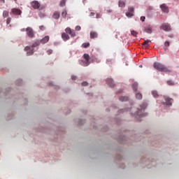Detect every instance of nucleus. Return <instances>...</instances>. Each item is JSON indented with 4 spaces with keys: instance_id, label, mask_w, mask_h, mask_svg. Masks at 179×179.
<instances>
[{
    "instance_id": "ddd939ff",
    "label": "nucleus",
    "mask_w": 179,
    "mask_h": 179,
    "mask_svg": "<svg viewBox=\"0 0 179 179\" xmlns=\"http://www.w3.org/2000/svg\"><path fill=\"white\" fill-rule=\"evenodd\" d=\"M165 103L166 104V106H171V104H173V99H170L169 97H165Z\"/></svg>"
},
{
    "instance_id": "a878e982",
    "label": "nucleus",
    "mask_w": 179,
    "mask_h": 179,
    "mask_svg": "<svg viewBox=\"0 0 179 179\" xmlns=\"http://www.w3.org/2000/svg\"><path fill=\"white\" fill-rule=\"evenodd\" d=\"M133 90H134V92H136V90H138V84H133Z\"/></svg>"
},
{
    "instance_id": "b1692460",
    "label": "nucleus",
    "mask_w": 179,
    "mask_h": 179,
    "mask_svg": "<svg viewBox=\"0 0 179 179\" xmlns=\"http://www.w3.org/2000/svg\"><path fill=\"white\" fill-rule=\"evenodd\" d=\"M83 47L84 48H87V47H90V43H83Z\"/></svg>"
},
{
    "instance_id": "cd10ccee",
    "label": "nucleus",
    "mask_w": 179,
    "mask_h": 179,
    "mask_svg": "<svg viewBox=\"0 0 179 179\" xmlns=\"http://www.w3.org/2000/svg\"><path fill=\"white\" fill-rule=\"evenodd\" d=\"M33 54H34V50H33V49L27 52V55H33Z\"/></svg>"
},
{
    "instance_id": "e433bc0d",
    "label": "nucleus",
    "mask_w": 179,
    "mask_h": 179,
    "mask_svg": "<svg viewBox=\"0 0 179 179\" xmlns=\"http://www.w3.org/2000/svg\"><path fill=\"white\" fill-rule=\"evenodd\" d=\"M48 55H51V54H52V50L51 49H49L48 51H47Z\"/></svg>"
},
{
    "instance_id": "6ab92c4d",
    "label": "nucleus",
    "mask_w": 179,
    "mask_h": 179,
    "mask_svg": "<svg viewBox=\"0 0 179 179\" xmlns=\"http://www.w3.org/2000/svg\"><path fill=\"white\" fill-rule=\"evenodd\" d=\"M59 12H55L53 13L52 17L53 19H59Z\"/></svg>"
},
{
    "instance_id": "393cba45",
    "label": "nucleus",
    "mask_w": 179,
    "mask_h": 179,
    "mask_svg": "<svg viewBox=\"0 0 179 179\" xmlns=\"http://www.w3.org/2000/svg\"><path fill=\"white\" fill-rule=\"evenodd\" d=\"M126 16H127V17H132V16H134V14H132V13H129V11H127L126 13Z\"/></svg>"
},
{
    "instance_id": "9d476101",
    "label": "nucleus",
    "mask_w": 179,
    "mask_h": 179,
    "mask_svg": "<svg viewBox=\"0 0 179 179\" xmlns=\"http://www.w3.org/2000/svg\"><path fill=\"white\" fill-rule=\"evenodd\" d=\"M160 8L162 12H164L165 13H169V8L166 6V4H162L160 6Z\"/></svg>"
},
{
    "instance_id": "a19ab883",
    "label": "nucleus",
    "mask_w": 179,
    "mask_h": 179,
    "mask_svg": "<svg viewBox=\"0 0 179 179\" xmlns=\"http://www.w3.org/2000/svg\"><path fill=\"white\" fill-rule=\"evenodd\" d=\"M106 11L108 12V13H111V12H113V10L108 9Z\"/></svg>"
},
{
    "instance_id": "72a5a7b5",
    "label": "nucleus",
    "mask_w": 179,
    "mask_h": 179,
    "mask_svg": "<svg viewBox=\"0 0 179 179\" xmlns=\"http://www.w3.org/2000/svg\"><path fill=\"white\" fill-rule=\"evenodd\" d=\"M164 45H165V47H170V42L166 41V42L164 43Z\"/></svg>"
},
{
    "instance_id": "7c9ffc66",
    "label": "nucleus",
    "mask_w": 179,
    "mask_h": 179,
    "mask_svg": "<svg viewBox=\"0 0 179 179\" xmlns=\"http://www.w3.org/2000/svg\"><path fill=\"white\" fill-rule=\"evenodd\" d=\"M167 85H169V86H173L174 85V82H173L172 80H168Z\"/></svg>"
},
{
    "instance_id": "f8f14e48",
    "label": "nucleus",
    "mask_w": 179,
    "mask_h": 179,
    "mask_svg": "<svg viewBox=\"0 0 179 179\" xmlns=\"http://www.w3.org/2000/svg\"><path fill=\"white\" fill-rule=\"evenodd\" d=\"M106 83H108V86H110V87H114V86H115L114 80H113V79H111V78H108L106 80Z\"/></svg>"
},
{
    "instance_id": "58836bf2",
    "label": "nucleus",
    "mask_w": 179,
    "mask_h": 179,
    "mask_svg": "<svg viewBox=\"0 0 179 179\" xmlns=\"http://www.w3.org/2000/svg\"><path fill=\"white\" fill-rule=\"evenodd\" d=\"M145 19H146V17L145 16L141 17V22H145Z\"/></svg>"
},
{
    "instance_id": "79ce46f5",
    "label": "nucleus",
    "mask_w": 179,
    "mask_h": 179,
    "mask_svg": "<svg viewBox=\"0 0 179 179\" xmlns=\"http://www.w3.org/2000/svg\"><path fill=\"white\" fill-rule=\"evenodd\" d=\"M111 63V60L110 59H108L106 62V64H110Z\"/></svg>"
},
{
    "instance_id": "8fccbe9b",
    "label": "nucleus",
    "mask_w": 179,
    "mask_h": 179,
    "mask_svg": "<svg viewBox=\"0 0 179 179\" xmlns=\"http://www.w3.org/2000/svg\"><path fill=\"white\" fill-rule=\"evenodd\" d=\"M14 1H17V0H14Z\"/></svg>"
},
{
    "instance_id": "c9c22d12",
    "label": "nucleus",
    "mask_w": 179,
    "mask_h": 179,
    "mask_svg": "<svg viewBox=\"0 0 179 179\" xmlns=\"http://www.w3.org/2000/svg\"><path fill=\"white\" fill-rule=\"evenodd\" d=\"M81 85H82V86H87L89 85V83H87V82H86V81H84L82 83Z\"/></svg>"
},
{
    "instance_id": "a211bd4d",
    "label": "nucleus",
    "mask_w": 179,
    "mask_h": 179,
    "mask_svg": "<svg viewBox=\"0 0 179 179\" xmlns=\"http://www.w3.org/2000/svg\"><path fill=\"white\" fill-rule=\"evenodd\" d=\"M152 94L153 97H155V99H157V97H159V93L156 90H152Z\"/></svg>"
},
{
    "instance_id": "412c9836",
    "label": "nucleus",
    "mask_w": 179,
    "mask_h": 179,
    "mask_svg": "<svg viewBox=\"0 0 179 179\" xmlns=\"http://www.w3.org/2000/svg\"><path fill=\"white\" fill-rule=\"evenodd\" d=\"M8 16H9V11L8 10L3 11V17L5 18V17H8Z\"/></svg>"
},
{
    "instance_id": "473e14b6",
    "label": "nucleus",
    "mask_w": 179,
    "mask_h": 179,
    "mask_svg": "<svg viewBox=\"0 0 179 179\" xmlns=\"http://www.w3.org/2000/svg\"><path fill=\"white\" fill-rule=\"evenodd\" d=\"M10 20H12V19L10 17H8L6 20V24H9L10 23Z\"/></svg>"
},
{
    "instance_id": "f3484780",
    "label": "nucleus",
    "mask_w": 179,
    "mask_h": 179,
    "mask_svg": "<svg viewBox=\"0 0 179 179\" xmlns=\"http://www.w3.org/2000/svg\"><path fill=\"white\" fill-rule=\"evenodd\" d=\"M149 43H150V40L148 39L143 43V45H144L145 48H148V47H149Z\"/></svg>"
},
{
    "instance_id": "bb28decb",
    "label": "nucleus",
    "mask_w": 179,
    "mask_h": 179,
    "mask_svg": "<svg viewBox=\"0 0 179 179\" xmlns=\"http://www.w3.org/2000/svg\"><path fill=\"white\" fill-rule=\"evenodd\" d=\"M134 7H129L128 12H129L130 13L134 14Z\"/></svg>"
},
{
    "instance_id": "2eb2a0df",
    "label": "nucleus",
    "mask_w": 179,
    "mask_h": 179,
    "mask_svg": "<svg viewBox=\"0 0 179 179\" xmlns=\"http://www.w3.org/2000/svg\"><path fill=\"white\" fill-rule=\"evenodd\" d=\"M97 32L96 31H91L90 32V38H97Z\"/></svg>"
},
{
    "instance_id": "49530a36",
    "label": "nucleus",
    "mask_w": 179,
    "mask_h": 179,
    "mask_svg": "<svg viewBox=\"0 0 179 179\" xmlns=\"http://www.w3.org/2000/svg\"><path fill=\"white\" fill-rule=\"evenodd\" d=\"M1 3H5V0H0Z\"/></svg>"
},
{
    "instance_id": "c03bdc74",
    "label": "nucleus",
    "mask_w": 179,
    "mask_h": 179,
    "mask_svg": "<svg viewBox=\"0 0 179 179\" xmlns=\"http://www.w3.org/2000/svg\"><path fill=\"white\" fill-rule=\"evenodd\" d=\"M99 17H100V14L97 13L96 14V19H99Z\"/></svg>"
},
{
    "instance_id": "de8ad7c7",
    "label": "nucleus",
    "mask_w": 179,
    "mask_h": 179,
    "mask_svg": "<svg viewBox=\"0 0 179 179\" xmlns=\"http://www.w3.org/2000/svg\"><path fill=\"white\" fill-rule=\"evenodd\" d=\"M162 104H164V102H162Z\"/></svg>"
},
{
    "instance_id": "20e7f679",
    "label": "nucleus",
    "mask_w": 179,
    "mask_h": 179,
    "mask_svg": "<svg viewBox=\"0 0 179 179\" xmlns=\"http://www.w3.org/2000/svg\"><path fill=\"white\" fill-rule=\"evenodd\" d=\"M40 45V41H37L36 42L34 43L31 46H26L24 48L25 51H29V50H31V48H34Z\"/></svg>"
},
{
    "instance_id": "2f4dec72",
    "label": "nucleus",
    "mask_w": 179,
    "mask_h": 179,
    "mask_svg": "<svg viewBox=\"0 0 179 179\" xmlns=\"http://www.w3.org/2000/svg\"><path fill=\"white\" fill-rule=\"evenodd\" d=\"M66 15H67L66 10H64V11L62 13V17H66Z\"/></svg>"
},
{
    "instance_id": "423d86ee",
    "label": "nucleus",
    "mask_w": 179,
    "mask_h": 179,
    "mask_svg": "<svg viewBox=\"0 0 179 179\" xmlns=\"http://www.w3.org/2000/svg\"><path fill=\"white\" fill-rule=\"evenodd\" d=\"M31 6H32L34 9H38V8H40V3L37 1H33L31 2Z\"/></svg>"
},
{
    "instance_id": "7ed1b4c3",
    "label": "nucleus",
    "mask_w": 179,
    "mask_h": 179,
    "mask_svg": "<svg viewBox=\"0 0 179 179\" xmlns=\"http://www.w3.org/2000/svg\"><path fill=\"white\" fill-rule=\"evenodd\" d=\"M26 31L28 37H30V38H33V37H34V31H33V29H31V27H28L26 29Z\"/></svg>"
},
{
    "instance_id": "aec40b11",
    "label": "nucleus",
    "mask_w": 179,
    "mask_h": 179,
    "mask_svg": "<svg viewBox=\"0 0 179 179\" xmlns=\"http://www.w3.org/2000/svg\"><path fill=\"white\" fill-rule=\"evenodd\" d=\"M145 33H148V34H151L152 33V27H147L145 28Z\"/></svg>"
},
{
    "instance_id": "39448f33",
    "label": "nucleus",
    "mask_w": 179,
    "mask_h": 179,
    "mask_svg": "<svg viewBox=\"0 0 179 179\" xmlns=\"http://www.w3.org/2000/svg\"><path fill=\"white\" fill-rule=\"evenodd\" d=\"M148 107V103H143V106H141V109H138V111L134 114V115H138V117H143V115L139 113V111L145 110Z\"/></svg>"
},
{
    "instance_id": "f704fd0d",
    "label": "nucleus",
    "mask_w": 179,
    "mask_h": 179,
    "mask_svg": "<svg viewBox=\"0 0 179 179\" xmlns=\"http://www.w3.org/2000/svg\"><path fill=\"white\" fill-rule=\"evenodd\" d=\"M39 29H40V30H41V31H43V30L45 29V27H44L43 25H41V26L39 27Z\"/></svg>"
},
{
    "instance_id": "c756f323",
    "label": "nucleus",
    "mask_w": 179,
    "mask_h": 179,
    "mask_svg": "<svg viewBox=\"0 0 179 179\" xmlns=\"http://www.w3.org/2000/svg\"><path fill=\"white\" fill-rule=\"evenodd\" d=\"M131 36L136 37V36L138 35V32H136V31H131Z\"/></svg>"
},
{
    "instance_id": "a18cd8bd",
    "label": "nucleus",
    "mask_w": 179,
    "mask_h": 179,
    "mask_svg": "<svg viewBox=\"0 0 179 179\" xmlns=\"http://www.w3.org/2000/svg\"><path fill=\"white\" fill-rule=\"evenodd\" d=\"M94 59H96V62H97L98 64L100 62V59H97V58H95Z\"/></svg>"
},
{
    "instance_id": "c85d7f7f",
    "label": "nucleus",
    "mask_w": 179,
    "mask_h": 179,
    "mask_svg": "<svg viewBox=\"0 0 179 179\" xmlns=\"http://www.w3.org/2000/svg\"><path fill=\"white\" fill-rule=\"evenodd\" d=\"M66 3V0H62L60 1V6H65V3Z\"/></svg>"
},
{
    "instance_id": "dca6fc26",
    "label": "nucleus",
    "mask_w": 179,
    "mask_h": 179,
    "mask_svg": "<svg viewBox=\"0 0 179 179\" xmlns=\"http://www.w3.org/2000/svg\"><path fill=\"white\" fill-rule=\"evenodd\" d=\"M118 5L120 8H125V1L120 0L118 2Z\"/></svg>"
},
{
    "instance_id": "ea45409f",
    "label": "nucleus",
    "mask_w": 179,
    "mask_h": 179,
    "mask_svg": "<svg viewBox=\"0 0 179 179\" xmlns=\"http://www.w3.org/2000/svg\"><path fill=\"white\" fill-rule=\"evenodd\" d=\"M71 79H72V80H76V76H72Z\"/></svg>"
},
{
    "instance_id": "37998d69",
    "label": "nucleus",
    "mask_w": 179,
    "mask_h": 179,
    "mask_svg": "<svg viewBox=\"0 0 179 179\" xmlns=\"http://www.w3.org/2000/svg\"><path fill=\"white\" fill-rule=\"evenodd\" d=\"M95 13H90V16H94Z\"/></svg>"
},
{
    "instance_id": "f03ea898",
    "label": "nucleus",
    "mask_w": 179,
    "mask_h": 179,
    "mask_svg": "<svg viewBox=\"0 0 179 179\" xmlns=\"http://www.w3.org/2000/svg\"><path fill=\"white\" fill-rule=\"evenodd\" d=\"M83 58L85 59V62L83 60H81L80 64L83 66H89V65H90V56L89 55V54L87 53L84 54Z\"/></svg>"
},
{
    "instance_id": "9b49d317",
    "label": "nucleus",
    "mask_w": 179,
    "mask_h": 179,
    "mask_svg": "<svg viewBox=\"0 0 179 179\" xmlns=\"http://www.w3.org/2000/svg\"><path fill=\"white\" fill-rule=\"evenodd\" d=\"M48 41H50V36H46L43 38H42L39 42L42 44H45L46 43H48Z\"/></svg>"
},
{
    "instance_id": "1a4fd4ad",
    "label": "nucleus",
    "mask_w": 179,
    "mask_h": 179,
    "mask_svg": "<svg viewBox=\"0 0 179 179\" xmlns=\"http://www.w3.org/2000/svg\"><path fill=\"white\" fill-rule=\"evenodd\" d=\"M11 12L13 15H22V10L19 8H12Z\"/></svg>"
},
{
    "instance_id": "6e6552de",
    "label": "nucleus",
    "mask_w": 179,
    "mask_h": 179,
    "mask_svg": "<svg viewBox=\"0 0 179 179\" xmlns=\"http://www.w3.org/2000/svg\"><path fill=\"white\" fill-rule=\"evenodd\" d=\"M65 31L66 33H67L68 34H70V36H71V37H75V32L72 31V29L70 27H67L65 29Z\"/></svg>"
},
{
    "instance_id": "4468645a",
    "label": "nucleus",
    "mask_w": 179,
    "mask_h": 179,
    "mask_svg": "<svg viewBox=\"0 0 179 179\" xmlns=\"http://www.w3.org/2000/svg\"><path fill=\"white\" fill-rule=\"evenodd\" d=\"M62 38L64 40V41H66L69 40L70 37L69 35L66 34L65 32L62 34Z\"/></svg>"
},
{
    "instance_id": "0eeeda50",
    "label": "nucleus",
    "mask_w": 179,
    "mask_h": 179,
    "mask_svg": "<svg viewBox=\"0 0 179 179\" xmlns=\"http://www.w3.org/2000/svg\"><path fill=\"white\" fill-rule=\"evenodd\" d=\"M161 28L163 29L164 31H170V30H171V28L169 24H163L161 26Z\"/></svg>"
},
{
    "instance_id": "09e8293b",
    "label": "nucleus",
    "mask_w": 179,
    "mask_h": 179,
    "mask_svg": "<svg viewBox=\"0 0 179 179\" xmlns=\"http://www.w3.org/2000/svg\"><path fill=\"white\" fill-rule=\"evenodd\" d=\"M141 68H142V66H140Z\"/></svg>"
},
{
    "instance_id": "5701e85b",
    "label": "nucleus",
    "mask_w": 179,
    "mask_h": 179,
    "mask_svg": "<svg viewBox=\"0 0 179 179\" xmlns=\"http://www.w3.org/2000/svg\"><path fill=\"white\" fill-rule=\"evenodd\" d=\"M120 101H128V96H120Z\"/></svg>"
},
{
    "instance_id": "4be33fe9",
    "label": "nucleus",
    "mask_w": 179,
    "mask_h": 179,
    "mask_svg": "<svg viewBox=\"0 0 179 179\" xmlns=\"http://www.w3.org/2000/svg\"><path fill=\"white\" fill-rule=\"evenodd\" d=\"M142 94L141 93H137L136 94V99H138V100H142Z\"/></svg>"
},
{
    "instance_id": "4c0bfd02",
    "label": "nucleus",
    "mask_w": 179,
    "mask_h": 179,
    "mask_svg": "<svg viewBox=\"0 0 179 179\" xmlns=\"http://www.w3.org/2000/svg\"><path fill=\"white\" fill-rule=\"evenodd\" d=\"M82 28L80 27V26H76V30H77L78 31H79V30H80Z\"/></svg>"
},
{
    "instance_id": "f257e3e1",
    "label": "nucleus",
    "mask_w": 179,
    "mask_h": 179,
    "mask_svg": "<svg viewBox=\"0 0 179 179\" xmlns=\"http://www.w3.org/2000/svg\"><path fill=\"white\" fill-rule=\"evenodd\" d=\"M153 67L155 69H157V71H159V72H170L167 67L157 62H154Z\"/></svg>"
}]
</instances>
